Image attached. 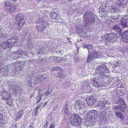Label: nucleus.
<instances>
[{"mask_svg":"<svg viewBox=\"0 0 128 128\" xmlns=\"http://www.w3.org/2000/svg\"><path fill=\"white\" fill-rule=\"evenodd\" d=\"M84 47L86 48L88 51V55L87 57V62L90 63L96 58L98 59L101 57L100 53L94 49L91 45H85Z\"/></svg>","mask_w":128,"mask_h":128,"instance_id":"nucleus-1","label":"nucleus"},{"mask_svg":"<svg viewBox=\"0 0 128 128\" xmlns=\"http://www.w3.org/2000/svg\"><path fill=\"white\" fill-rule=\"evenodd\" d=\"M83 16L84 23L85 24V26H87L94 24L96 16L92 11H88Z\"/></svg>","mask_w":128,"mask_h":128,"instance_id":"nucleus-2","label":"nucleus"},{"mask_svg":"<svg viewBox=\"0 0 128 128\" xmlns=\"http://www.w3.org/2000/svg\"><path fill=\"white\" fill-rule=\"evenodd\" d=\"M118 37L117 34L113 32L107 33L102 38L105 44L112 42L114 43L118 40Z\"/></svg>","mask_w":128,"mask_h":128,"instance_id":"nucleus-3","label":"nucleus"},{"mask_svg":"<svg viewBox=\"0 0 128 128\" xmlns=\"http://www.w3.org/2000/svg\"><path fill=\"white\" fill-rule=\"evenodd\" d=\"M69 120L70 124L73 126H79L82 123V120L79 116L75 114H71Z\"/></svg>","mask_w":128,"mask_h":128,"instance_id":"nucleus-4","label":"nucleus"},{"mask_svg":"<svg viewBox=\"0 0 128 128\" xmlns=\"http://www.w3.org/2000/svg\"><path fill=\"white\" fill-rule=\"evenodd\" d=\"M15 20L16 21V24L18 26L17 29L20 30L22 28L23 25L25 24L26 20L23 18L22 14L19 13L16 15Z\"/></svg>","mask_w":128,"mask_h":128,"instance_id":"nucleus-5","label":"nucleus"},{"mask_svg":"<svg viewBox=\"0 0 128 128\" xmlns=\"http://www.w3.org/2000/svg\"><path fill=\"white\" fill-rule=\"evenodd\" d=\"M98 112L95 110H92L88 112L86 116L90 122L93 123L97 120Z\"/></svg>","mask_w":128,"mask_h":128,"instance_id":"nucleus-6","label":"nucleus"},{"mask_svg":"<svg viewBox=\"0 0 128 128\" xmlns=\"http://www.w3.org/2000/svg\"><path fill=\"white\" fill-rule=\"evenodd\" d=\"M100 76L99 75L96 78H92L90 79V82L94 86L98 88L102 86V84H101V82L102 81L104 82V81H102L103 78H100Z\"/></svg>","mask_w":128,"mask_h":128,"instance_id":"nucleus-7","label":"nucleus"},{"mask_svg":"<svg viewBox=\"0 0 128 128\" xmlns=\"http://www.w3.org/2000/svg\"><path fill=\"white\" fill-rule=\"evenodd\" d=\"M38 21L40 22L39 23L41 25L36 26V29L38 31L43 32L44 30V29L48 25V23L47 22H46L43 19H39Z\"/></svg>","mask_w":128,"mask_h":128,"instance_id":"nucleus-8","label":"nucleus"},{"mask_svg":"<svg viewBox=\"0 0 128 128\" xmlns=\"http://www.w3.org/2000/svg\"><path fill=\"white\" fill-rule=\"evenodd\" d=\"M86 106L85 102L83 101H76L75 104V107L76 110H83Z\"/></svg>","mask_w":128,"mask_h":128,"instance_id":"nucleus-9","label":"nucleus"},{"mask_svg":"<svg viewBox=\"0 0 128 128\" xmlns=\"http://www.w3.org/2000/svg\"><path fill=\"white\" fill-rule=\"evenodd\" d=\"M97 96L95 94H92L87 98L86 101L88 106H91L95 103L97 100Z\"/></svg>","mask_w":128,"mask_h":128,"instance_id":"nucleus-10","label":"nucleus"},{"mask_svg":"<svg viewBox=\"0 0 128 128\" xmlns=\"http://www.w3.org/2000/svg\"><path fill=\"white\" fill-rule=\"evenodd\" d=\"M106 70L103 68H101V66L100 65L98 66L95 70V73L98 74L100 76V78H104V74L106 73Z\"/></svg>","mask_w":128,"mask_h":128,"instance_id":"nucleus-11","label":"nucleus"},{"mask_svg":"<svg viewBox=\"0 0 128 128\" xmlns=\"http://www.w3.org/2000/svg\"><path fill=\"white\" fill-rule=\"evenodd\" d=\"M128 22V14L124 15L120 20V24L123 28H127Z\"/></svg>","mask_w":128,"mask_h":128,"instance_id":"nucleus-12","label":"nucleus"},{"mask_svg":"<svg viewBox=\"0 0 128 128\" xmlns=\"http://www.w3.org/2000/svg\"><path fill=\"white\" fill-rule=\"evenodd\" d=\"M109 115L105 111H102L99 114L98 116L100 120L102 122L106 121L108 118Z\"/></svg>","mask_w":128,"mask_h":128,"instance_id":"nucleus-13","label":"nucleus"},{"mask_svg":"<svg viewBox=\"0 0 128 128\" xmlns=\"http://www.w3.org/2000/svg\"><path fill=\"white\" fill-rule=\"evenodd\" d=\"M15 64L16 65L15 67L16 70L18 71L22 70L24 66L26 64V62L25 61H23L22 62H15Z\"/></svg>","mask_w":128,"mask_h":128,"instance_id":"nucleus-14","label":"nucleus"},{"mask_svg":"<svg viewBox=\"0 0 128 128\" xmlns=\"http://www.w3.org/2000/svg\"><path fill=\"white\" fill-rule=\"evenodd\" d=\"M0 46L3 49L8 48L12 46V44L10 41H9V40L2 42Z\"/></svg>","mask_w":128,"mask_h":128,"instance_id":"nucleus-15","label":"nucleus"},{"mask_svg":"<svg viewBox=\"0 0 128 128\" xmlns=\"http://www.w3.org/2000/svg\"><path fill=\"white\" fill-rule=\"evenodd\" d=\"M16 54L18 55L19 58L23 57V56H28V54L26 53L25 52L21 49H19L15 52Z\"/></svg>","mask_w":128,"mask_h":128,"instance_id":"nucleus-16","label":"nucleus"},{"mask_svg":"<svg viewBox=\"0 0 128 128\" xmlns=\"http://www.w3.org/2000/svg\"><path fill=\"white\" fill-rule=\"evenodd\" d=\"M121 38L122 41L125 42H128V30H126L121 34Z\"/></svg>","mask_w":128,"mask_h":128,"instance_id":"nucleus-17","label":"nucleus"},{"mask_svg":"<svg viewBox=\"0 0 128 128\" xmlns=\"http://www.w3.org/2000/svg\"><path fill=\"white\" fill-rule=\"evenodd\" d=\"M127 2V0H118L116 1V3L118 5V6L124 8L126 7Z\"/></svg>","mask_w":128,"mask_h":128,"instance_id":"nucleus-18","label":"nucleus"},{"mask_svg":"<svg viewBox=\"0 0 128 128\" xmlns=\"http://www.w3.org/2000/svg\"><path fill=\"white\" fill-rule=\"evenodd\" d=\"M1 92L0 96H3L2 98V100H7L8 98H11V96L9 94L8 92H6V91L3 90Z\"/></svg>","mask_w":128,"mask_h":128,"instance_id":"nucleus-19","label":"nucleus"},{"mask_svg":"<svg viewBox=\"0 0 128 128\" xmlns=\"http://www.w3.org/2000/svg\"><path fill=\"white\" fill-rule=\"evenodd\" d=\"M16 64H15V62L14 63H12L11 65H9L6 68L7 69H8L9 70L8 71V74L9 72H15V71H17L18 70H16L15 69V67H16Z\"/></svg>","mask_w":128,"mask_h":128,"instance_id":"nucleus-20","label":"nucleus"},{"mask_svg":"<svg viewBox=\"0 0 128 128\" xmlns=\"http://www.w3.org/2000/svg\"><path fill=\"white\" fill-rule=\"evenodd\" d=\"M90 84L88 81L87 80H85L81 84V85L84 88L87 90V92H88V90L90 88Z\"/></svg>","mask_w":128,"mask_h":128,"instance_id":"nucleus-21","label":"nucleus"},{"mask_svg":"<svg viewBox=\"0 0 128 128\" xmlns=\"http://www.w3.org/2000/svg\"><path fill=\"white\" fill-rule=\"evenodd\" d=\"M15 6L12 5L11 6L8 7H6L4 8L5 11L7 12L12 13L16 10L15 8Z\"/></svg>","mask_w":128,"mask_h":128,"instance_id":"nucleus-22","label":"nucleus"},{"mask_svg":"<svg viewBox=\"0 0 128 128\" xmlns=\"http://www.w3.org/2000/svg\"><path fill=\"white\" fill-rule=\"evenodd\" d=\"M12 46L15 44L17 43L19 41V39L18 37L16 36H14L11 37L8 39Z\"/></svg>","mask_w":128,"mask_h":128,"instance_id":"nucleus-23","label":"nucleus"},{"mask_svg":"<svg viewBox=\"0 0 128 128\" xmlns=\"http://www.w3.org/2000/svg\"><path fill=\"white\" fill-rule=\"evenodd\" d=\"M9 70L7 69L6 67L5 68L0 67V74L2 73L3 74V76H6L8 74Z\"/></svg>","mask_w":128,"mask_h":128,"instance_id":"nucleus-24","label":"nucleus"},{"mask_svg":"<svg viewBox=\"0 0 128 128\" xmlns=\"http://www.w3.org/2000/svg\"><path fill=\"white\" fill-rule=\"evenodd\" d=\"M120 10L118 8L113 6H112L110 9V13L114 14H118L120 12Z\"/></svg>","mask_w":128,"mask_h":128,"instance_id":"nucleus-25","label":"nucleus"},{"mask_svg":"<svg viewBox=\"0 0 128 128\" xmlns=\"http://www.w3.org/2000/svg\"><path fill=\"white\" fill-rule=\"evenodd\" d=\"M112 30L114 31H116L118 32H120V33L122 31L120 26L118 24H116L113 26L112 28Z\"/></svg>","mask_w":128,"mask_h":128,"instance_id":"nucleus-26","label":"nucleus"},{"mask_svg":"<svg viewBox=\"0 0 128 128\" xmlns=\"http://www.w3.org/2000/svg\"><path fill=\"white\" fill-rule=\"evenodd\" d=\"M120 18V16L119 15L114 16L112 15L110 16V18L111 19V20L112 22H117L118 21V19Z\"/></svg>","mask_w":128,"mask_h":128,"instance_id":"nucleus-27","label":"nucleus"},{"mask_svg":"<svg viewBox=\"0 0 128 128\" xmlns=\"http://www.w3.org/2000/svg\"><path fill=\"white\" fill-rule=\"evenodd\" d=\"M52 18L58 20V14L54 12H52L50 14Z\"/></svg>","mask_w":128,"mask_h":128,"instance_id":"nucleus-28","label":"nucleus"},{"mask_svg":"<svg viewBox=\"0 0 128 128\" xmlns=\"http://www.w3.org/2000/svg\"><path fill=\"white\" fill-rule=\"evenodd\" d=\"M116 116L122 120H123L124 119V116L122 113L119 111H116Z\"/></svg>","mask_w":128,"mask_h":128,"instance_id":"nucleus-29","label":"nucleus"},{"mask_svg":"<svg viewBox=\"0 0 128 128\" xmlns=\"http://www.w3.org/2000/svg\"><path fill=\"white\" fill-rule=\"evenodd\" d=\"M100 66H101V68H103L106 70L105 72L106 73L109 72V70L105 64V63L102 62L101 63Z\"/></svg>","mask_w":128,"mask_h":128,"instance_id":"nucleus-30","label":"nucleus"},{"mask_svg":"<svg viewBox=\"0 0 128 128\" xmlns=\"http://www.w3.org/2000/svg\"><path fill=\"white\" fill-rule=\"evenodd\" d=\"M5 102H6V104L9 105L10 106H12V99L11 96V98H8L7 100H5L4 101Z\"/></svg>","mask_w":128,"mask_h":128,"instance_id":"nucleus-31","label":"nucleus"},{"mask_svg":"<svg viewBox=\"0 0 128 128\" xmlns=\"http://www.w3.org/2000/svg\"><path fill=\"white\" fill-rule=\"evenodd\" d=\"M116 102L117 104H119L122 105H124L125 104L124 99L121 98H120Z\"/></svg>","mask_w":128,"mask_h":128,"instance_id":"nucleus-32","label":"nucleus"},{"mask_svg":"<svg viewBox=\"0 0 128 128\" xmlns=\"http://www.w3.org/2000/svg\"><path fill=\"white\" fill-rule=\"evenodd\" d=\"M45 75L44 74L41 75L38 78V80L40 82H42V81L45 80L46 78L45 77Z\"/></svg>","mask_w":128,"mask_h":128,"instance_id":"nucleus-33","label":"nucleus"},{"mask_svg":"<svg viewBox=\"0 0 128 128\" xmlns=\"http://www.w3.org/2000/svg\"><path fill=\"white\" fill-rule=\"evenodd\" d=\"M43 94L41 95L40 94H39L37 96L36 98V104L39 103L42 99V97Z\"/></svg>","mask_w":128,"mask_h":128,"instance_id":"nucleus-34","label":"nucleus"},{"mask_svg":"<svg viewBox=\"0 0 128 128\" xmlns=\"http://www.w3.org/2000/svg\"><path fill=\"white\" fill-rule=\"evenodd\" d=\"M23 110L19 111L17 114L16 118L17 119L20 118L23 114Z\"/></svg>","mask_w":128,"mask_h":128,"instance_id":"nucleus-35","label":"nucleus"},{"mask_svg":"<svg viewBox=\"0 0 128 128\" xmlns=\"http://www.w3.org/2000/svg\"><path fill=\"white\" fill-rule=\"evenodd\" d=\"M53 71H59L60 70L61 72H64V70L63 69L60 67H54L53 68Z\"/></svg>","mask_w":128,"mask_h":128,"instance_id":"nucleus-36","label":"nucleus"},{"mask_svg":"<svg viewBox=\"0 0 128 128\" xmlns=\"http://www.w3.org/2000/svg\"><path fill=\"white\" fill-rule=\"evenodd\" d=\"M104 98L103 97H102V98H100V101L98 102V103L96 105V107H99L102 105H103V98Z\"/></svg>","mask_w":128,"mask_h":128,"instance_id":"nucleus-37","label":"nucleus"},{"mask_svg":"<svg viewBox=\"0 0 128 128\" xmlns=\"http://www.w3.org/2000/svg\"><path fill=\"white\" fill-rule=\"evenodd\" d=\"M126 109V106H120V108L119 109V111H121L123 112H124L125 110Z\"/></svg>","mask_w":128,"mask_h":128,"instance_id":"nucleus-38","label":"nucleus"},{"mask_svg":"<svg viewBox=\"0 0 128 128\" xmlns=\"http://www.w3.org/2000/svg\"><path fill=\"white\" fill-rule=\"evenodd\" d=\"M73 105H72V103H67L66 104V108L65 109V110L66 111H68V108H70V107H72V106H73Z\"/></svg>","mask_w":128,"mask_h":128,"instance_id":"nucleus-39","label":"nucleus"},{"mask_svg":"<svg viewBox=\"0 0 128 128\" xmlns=\"http://www.w3.org/2000/svg\"><path fill=\"white\" fill-rule=\"evenodd\" d=\"M34 76L32 77V81H35L38 80V78L39 76V75L38 74H34ZM36 82H38V81H37Z\"/></svg>","mask_w":128,"mask_h":128,"instance_id":"nucleus-40","label":"nucleus"},{"mask_svg":"<svg viewBox=\"0 0 128 128\" xmlns=\"http://www.w3.org/2000/svg\"><path fill=\"white\" fill-rule=\"evenodd\" d=\"M62 72L58 73V78H60V79H63L64 77V74Z\"/></svg>","mask_w":128,"mask_h":128,"instance_id":"nucleus-41","label":"nucleus"},{"mask_svg":"<svg viewBox=\"0 0 128 128\" xmlns=\"http://www.w3.org/2000/svg\"><path fill=\"white\" fill-rule=\"evenodd\" d=\"M7 36L5 34L2 33V32L0 31V38H6Z\"/></svg>","mask_w":128,"mask_h":128,"instance_id":"nucleus-42","label":"nucleus"},{"mask_svg":"<svg viewBox=\"0 0 128 128\" xmlns=\"http://www.w3.org/2000/svg\"><path fill=\"white\" fill-rule=\"evenodd\" d=\"M37 54L38 56V54L42 55V54L43 53V52L42 50H41V48H39L37 50Z\"/></svg>","mask_w":128,"mask_h":128,"instance_id":"nucleus-43","label":"nucleus"},{"mask_svg":"<svg viewBox=\"0 0 128 128\" xmlns=\"http://www.w3.org/2000/svg\"><path fill=\"white\" fill-rule=\"evenodd\" d=\"M5 7L4 9L6 7H8V6H11L12 4H11L8 1H6V2L5 3Z\"/></svg>","mask_w":128,"mask_h":128,"instance_id":"nucleus-44","label":"nucleus"},{"mask_svg":"<svg viewBox=\"0 0 128 128\" xmlns=\"http://www.w3.org/2000/svg\"><path fill=\"white\" fill-rule=\"evenodd\" d=\"M102 102L103 104L106 105V106L107 105H110V102L107 100L104 101L103 100Z\"/></svg>","mask_w":128,"mask_h":128,"instance_id":"nucleus-45","label":"nucleus"},{"mask_svg":"<svg viewBox=\"0 0 128 128\" xmlns=\"http://www.w3.org/2000/svg\"><path fill=\"white\" fill-rule=\"evenodd\" d=\"M120 106V105H118L114 106L113 107V109L114 110H119Z\"/></svg>","mask_w":128,"mask_h":128,"instance_id":"nucleus-46","label":"nucleus"},{"mask_svg":"<svg viewBox=\"0 0 128 128\" xmlns=\"http://www.w3.org/2000/svg\"><path fill=\"white\" fill-rule=\"evenodd\" d=\"M51 93V90L48 89L46 92L44 93V95L48 96Z\"/></svg>","mask_w":128,"mask_h":128,"instance_id":"nucleus-47","label":"nucleus"},{"mask_svg":"<svg viewBox=\"0 0 128 128\" xmlns=\"http://www.w3.org/2000/svg\"><path fill=\"white\" fill-rule=\"evenodd\" d=\"M16 87V86H15L14 84H12L9 86V89L10 90L12 89V90H14L15 89V88Z\"/></svg>","mask_w":128,"mask_h":128,"instance_id":"nucleus-48","label":"nucleus"},{"mask_svg":"<svg viewBox=\"0 0 128 128\" xmlns=\"http://www.w3.org/2000/svg\"><path fill=\"white\" fill-rule=\"evenodd\" d=\"M42 45V48H43L42 50H44V48L46 50V48H47V47L46 46L45 44L43 42L41 44V45Z\"/></svg>","mask_w":128,"mask_h":128,"instance_id":"nucleus-49","label":"nucleus"},{"mask_svg":"<svg viewBox=\"0 0 128 128\" xmlns=\"http://www.w3.org/2000/svg\"><path fill=\"white\" fill-rule=\"evenodd\" d=\"M34 74L33 73H32V72L31 73V74H30L28 76V78L29 79H30V80H32V77L34 76Z\"/></svg>","mask_w":128,"mask_h":128,"instance_id":"nucleus-50","label":"nucleus"},{"mask_svg":"<svg viewBox=\"0 0 128 128\" xmlns=\"http://www.w3.org/2000/svg\"><path fill=\"white\" fill-rule=\"evenodd\" d=\"M108 105H107L106 106V105H104V110H109L110 108L109 106H108Z\"/></svg>","mask_w":128,"mask_h":128,"instance_id":"nucleus-51","label":"nucleus"},{"mask_svg":"<svg viewBox=\"0 0 128 128\" xmlns=\"http://www.w3.org/2000/svg\"><path fill=\"white\" fill-rule=\"evenodd\" d=\"M3 112L2 108L0 106V116H2Z\"/></svg>","mask_w":128,"mask_h":128,"instance_id":"nucleus-52","label":"nucleus"},{"mask_svg":"<svg viewBox=\"0 0 128 128\" xmlns=\"http://www.w3.org/2000/svg\"><path fill=\"white\" fill-rule=\"evenodd\" d=\"M31 81H32V80H30V79H29L28 81L27 84L30 87H31L32 86V85L31 84Z\"/></svg>","mask_w":128,"mask_h":128,"instance_id":"nucleus-53","label":"nucleus"},{"mask_svg":"<svg viewBox=\"0 0 128 128\" xmlns=\"http://www.w3.org/2000/svg\"><path fill=\"white\" fill-rule=\"evenodd\" d=\"M16 90L17 91H18L19 90V93H20L21 91L20 87L18 86H16Z\"/></svg>","mask_w":128,"mask_h":128,"instance_id":"nucleus-54","label":"nucleus"},{"mask_svg":"<svg viewBox=\"0 0 128 128\" xmlns=\"http://www.w3.org/2000/svg\"><path fill=\"white\" fill-rule=\"evenodd\" d=\"M55 124H52L49 127V128H55Z\"/></svg>","mask_w":128,"mask_h":128,"instance_id":"nucleus-55","label":"nucleus"},{"mask_svg":"<svg viewBox=\"0 0 128 128\" xmlns=\"http://www.w3.org/2000/svg\"><path fill=\"white\" fill-rule=\"evenodd\" d=\"M104 80H106V82H105V84H108V83L109 82V80L108 78H105Z\"/></svg>","mask_w":128,"mask_h":128,"instance_id":"nucleus-56","label":"nucleus"},{"mask_svg":"<svg viewBox=\"0 0 128 128\" xmlns=\"http://www.w3.org/2000/svg\"><path fill=\"white\" fill-rule=\"evenodd\" d=\"M58 58H54V62H58Z\"/></svg>","mask_w":128,"mask_h":128,"instance_id":"nucleus-57","label":"nucleus"},{"mask_svg":"<svg viewBox=\"0 0 128 128\" xmlns=\"http://www.w3.org/2000/svg\"><path fill=\"white\" fill-rule=\"evenodd\" d=\"M66 59V58L65 57H63L62 58H60V60L61 61L63 62L65 61Z\"/></svg>","mask_w":128,"mask_h":128,"instance_id":"nucleus-58","label":"nucleus"},{"mask_svg":"<svg viewBox=\"0 0 128 128\" xmlns=\"http://www.w3.org/2000/svg\"><path fill=\"white\" fill-rule=\"evenodd\" d=\"M114 65L115 67H117L119 66V64L118 62H116V63H114Z\"/></svg>","mask_w":128,"mask_h":128,"instance_id":"nucleus-59","label":"nucleus"},{"mask_svg":"<svg viewBox=\"0 0 128 128\" xmlns=\"http://www.w3.org/2000/svg\"><path fill=\"white\" fill-rule=\"evenodd\" d=\"M99 108L100 109V110H104V108H104V105H102V106H101L100 107H99Z\"/></svg>","mask_w":128,"mask_h":128,"instance_id":"nucleus-60","label":"nucleus"},{"mask_svg":"<svg viewBox=\"0 0 128 128\" xmlns=\"http://www.w3.org/2000/svg\"><path fill=\"white\" fill-rule=\"evenodd\" d=\"M80 113L82 114H83L84 113L85 111L84 108L83 110H80Z\"/></svg>","mask_w":128,"mask_h":128,"instance_id":"nucleus-61","label":"nucleus"},{"mask_svg":"<svg viewBox=\"0 0 128 128\" xmlns=\"http://www.w3.org/2000/svg\"><path fill=\"white\" fill-rule=\"evenodd\" d=\"M48 122L47 121L46 122V123L45 124H44V127L47 128L48 126Z\"/></svg>","mask_w":128,"mask_h":128,"instance_id":"nucleus-62","label":"nucleus"},{"mask_svg":"<svg viewBox=\"0 0 128 128\" xmlns=\"http://www.w3.org/2000/svg\"><path fill=\"white\" fill-rule=\"evenodd\" d=\"M2 117L1 118V116H0V123L1 122H4V121L2 119Z\"/></svg>","mask_w":128,"mask_h":128,"instance_id":"nucleus-63","label":"nucleus"},{"mask_svg":"<svg viewBox=\"0 0 128 128\" xmlns=\"http://www.w3.org/2000/svg\"><path fill=\"white\" fill-rule=\"evenodd\" d=\"M17 126V124H15L14 126H12V128H16Z\"/></svg>","mask_w":128,"mask_h":128,"instance_id":"nucleus-64","label":"nucleus"}]
</instances>
